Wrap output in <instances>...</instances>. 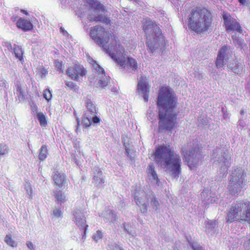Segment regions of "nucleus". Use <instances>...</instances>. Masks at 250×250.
I'll return each mask as SVG.
<instances>
[{
    "label": "nucleus",
    "mask_w": 250,
    "mask_h": 250,
    "mask_svg": "<svg viewBox=\"0 0 250 250\" xmlns=\"http://www.w3.org/2000/svg\"><path fill=\"white\" fill-rule=\"evenodd\" d=\"M77 121L78 125H79V124L80 122V119L79 118H77Z\"/></svg>",
    "instance_id": "obj_53"
},
{
    "label": "nucleus",
    "mask_w": 250,
    "mask_h": 250,
    "mask_svg": "<svg viewBox=\"0 0 250 250\" xmlns=\"http://www.w3.org/2000/svg\"><path fill=\"white\" fill-rule=\"evenodd\" d=\"M109 55L118 63L121 68L126 69L128 72L133 73L137 68V63L135 59L132 58L126 57V52H125L124 47L121 44H118V46L114 48V51L107 50Z\"/></svg>",
    "instance_id": "obj_4"
},
{
    "label": "nucleus",
    "mask_w": 250,
    "mask_h": 250,
    "mask_svg": "<svg viewBox=\"0 0 250 250\" xmlns=\"http://www.w3.org/2000/svg\"><path fill=\"white\" fill-rule=\"evenodd\" d=\"M31 110H32V112L34 113L37 114L38 113V112H37L38 107L36 105V104L34 103H32V104L31 105Z\"/></svg>",
    "instance_id": "obj_46"
},
{
    "label": "nucleus",
    "mask_w": 250,
    "mask_h": 250,
    "mask_svg": "<svg viewBox=\"0 0 250 250\" xmlns=\"http://www.w3.org/2000/svg\"><path fill=\"white\" fill-rule=\"evenodd\" d=\"M53 215L57 218L62 217V214L60 209L55 208L53 210Z\"/></svg>",
    "instance_id": "obj_43"
},
{
    "label": "nucleus",
    "mask_w": 250,
    "mask_h": 250,
    "mask_svg": "<svg viewBox=\"0 0 250 250\" xmlns=\"http://www.w3.org/2000/svg\"><path fill=\"white\" fill-rule=\"evenodd\" d=\"M54 65L57 70L59 72L61 73L63 72V65L62 62H59L58 60L54 61Z\"/></svg>",
    "instance_id": "obj_35"
},
{
    "label": "nucleus",
    "mask_w": 250,
    "mask_h": 250,
    "mask_svg": "<svg viewBox=\"0 0 250 250\" xmlns=\"http://www.w3.org/2000/svg\"><path fill=\"white\" fill-rule=\"evenodd\" d=\"M192 248L193 250H204L202 247L198 244H192Z\"/></svg>",
    "instance_id": "obj_45"
},
{
    "label": "nucleus",
    "mask_w": 250,
    "mask_h": 250,
    "mask_svg": "<svg viewBox=\"0 0 250 250\" xmlns=\"http://www.w3.org/2000/svg\"><path fill=\"white\" fill-rule=\"evenodd\" d=\"M239 125L242 126L243 127H244L243 123H242V122L241 121H239Z\"/></svg>",
    "instance_id": "obj_52"
},
{
    "label": "nucleus",
    "mask_w": 250,
    "mask_h": 250,
    "mask_svg": "<svg viewBox=\"0 0 250 250\" xmlns=\"http://www.w3.org/2000/svg\"><path fill=\"white\" fill-rule=\"evenodd\" d=\"M244 111L243 110H241V114H244Z\"/></svg>",
    "instance_id": "obj_57"
},
{
    "label": "nucleus",
    "mask_w": 250,
    "mask_h": 250,
    "mask_svg": "<svg viewBox=\"0 0 250 250\" xmlns=\"http://www.w3.org/2000/svg\"><path fill=\"white\" fill-rule=\"evenodd\" d=\"M9 152L8 146L4 144H0V155H5Z\"/></svg>",
    "instance_id": "obj_34"
},
{
    "label": "nucleus",
    "mask_w": 250,
    "mask_h": 250,
    "mask_svg": "<svg viewBox=\"0 0 250 250\" xmlns=\"http://www.w3.org/2000/svg\"><path fill=\"white\" fill-rule=\"evenodd\" d=\"M43 96L47 101L50 100L52 98V94L49 89H45L44 90Z\"/></svg>",
    "instance_id": "obj_41"
},
{
    "label": "nucleus",
    "mask_w": 250,
    "mask_h": 250,
    "mask_svg": "<svg viewBox=\"0 0 250 250\" xmlns=\"http://www.w3.org/2000/svg\"><path fill=\"white\" fill-rule=\"evenodd\" d=\"M14 52L17 58L20 61L22 60L23 52L21 46L15 45L14 47Z\"/></svg>",
    "instance_id": "obj_29"
},
{
    "label": "nucleus",
    "mask_w": 250,
    "mask_h": 250,
    "mask_svg": "<svg viewBox=\"0 0 250 250\" xmlns=\"http://www.w3.org/2000/svg\"><path fill=\"white\" fill-rule=\"evenodd\" d=\"M216 224L215 222L211 220L208 221L206 225V230L208 232H211L216 227Z\"/></svg>",
    "instance_id": "obj_33"
},
{
    "label": "nucleus",
    "mask_w": 250,
    "mask_h": 250,
    "mask_svg": "<svg viewBox=\"0 0 250 250\" xmlns=\"http://www.w3.org/2000/svg\"><path fill=\"white\" fill-rule=\"evenodd\" d=\"M42 73L43 74H45L46 73V71H45V69H43V70H42Z\"/></svg>",
    "instance_id": "obj_54"
},
{
    "label": "nucleus",
    "mask_w": 250,
    "mask_h": 250,
    "mask_svg": "<svg viewBox=\"0 0 250 250\" xmlns=\"http://www.w3.org/2000/svg\"><path fill=\"white\" fill-rule=\"evenodd\" d=\"M17 95L19 99H24V92L19 85H18L17 87Z\"/></svg>",
    "instance_id": "obj_40"
},
{
    "label": "nucleus",
    "mask_w": 250,
    "mask_h": 250,
    "mask_svg": "<svg viewBox=\"0 0 250 250\" xmlns=\"http://www.w3.org/2000/svg\"><path fill=\"white\" fill-rule=\"evenodd\" d=\"M174 250H177V249H174Z\"/></svg>",
    "instance_id": "obj_59"
},
{
    "label": "nucleus",
    "mask_w": 250,
    "mask_h": 250,
    "mask_svg": "<svg viewBox=\"0 0 250 250\" xmlns=\"http://www.w3.org/2000/svg\"><path fill=\"white\" fill-rule=\"evenodd\" d=\"M82 123L86 127H89L92 124L91 117L84 116L82 120Z\"/></svg>",
    "instance_id": "obj_36"
},
{
    "label": "nucleus",
    "mask_w": 250,
    "mask_h": 250,
    "mask_svg": "<svg viewBox=\"0 0 250 250\" xmlns=\"http://www.w3.org/2000/svg\"><path fill=\"white\" fill-rule=\"evenodd\" d=\"M60 31L62 33L63 35H66L68 33L66 31H65L63 28H60Z\"/></svg>",
    "instance_id": "obj_49"
},
{
    "label": "nucleus",
    "mask_w": 250,
    "mask_h": 250,
    "mask_svg": "<svg viewBox=\"0 0 250 250\" xmlns=\"http://www.w3.org/2000/svg\"><path fill=\"white\" fill-rule=\"evenodd\" d=\"M191 144L185 145L182 148V153L184 157L185 161L191 169H194L198 165L199 161L201 158V154L196 147L192 148Z\"/></svg>",
    "instance_id": "obj_12"
},
{
    "label": "nucleus",
    "mask_w": 250,
    "mask_h": 250,
    "mask_svg": "<svg viewBox=\"0 0 250 250\" xmlns=\"http://www.w3.org/2000/svg\"><path fill=\"white\" fill-rule=\"evenodd\" d=\"M103 237V234L100 230H97L96 232L93 235V239L98 242L99 240L101 239Z\"/></svg>",
    "instance_id": "obj_42"
},
{
    "label": "nucleus",
    "mask_w": 250,
    "mask_h": 250,
    "mask_svg": "<svg viewBox=\"0 0 250 250\" xmlns=\"http://www.w3.org/2000/svg\"><path fill=\"white\" fill-rule=\"evenodd\" d=\"M201 196L207 204L212 203L215 202L217 198L214 197L208 198V192L204 191L201 193Z\"/></svg>",
    "instance_id": "obj_26"
},
{
    "label": "nucleus",
    "mask_w": 250,
    "mask_h": 250,
    "mask_svg": "<svg viewBox=\"0 0 250 250\" xmlns=\"http://www.w3.org/2000/svg\"><path fill=\"white\" fill-rule=\"evenodd\" d=\"M52 178L55 185L59 188L62 187L66 182V176L58 171L53 172Z\"/></svg>",
    "instance_id": "obj_20"
},
{
    "label": "nucleus",
    "mask_w": 250,
    "mask_h": 250,
    "mask_svg": "<svg viewBox=\"0 0 250 250\" xmlns=\"http://www.w3.org/2000/svg\"><path fill=\"white\" fill-rule=\"evenodd\" d=\"M86 107L88 110L91 113H96L97 109L95 104L91 101L90 99H87L85 101Z\"/></svg>",
    "instance_id": "obj_28"
},
{
    "label": "nucleus",
    "mask_w": 250,
    "mask_h": 250,
    "mask_svg": "<svg viewBox=\"0 0 250 250\" xmlns=\"http://www.w3.org/2000/svg\"><path fill=\"white\" fill-rule=\"evenodd\" d=\"M211 23L210 13L205 8L193 9L188 16V28L197 33L207 31Z\"/></svg>",
    "instance_id": "obj_2"
},
{
    "label": "nucleus",
    "mask_w": 250,
    "mask_h": 250,
    "mask_svg": "<svg viewBox=\"0 0 250 250\" xmlns=\"http://www.w3.org/2000/svg\"><path fill=\"white\" fill-rule=\"evenodd\" d=\"M238 1H239V2L241 4H244L245 1H246V0H238Z\"/></svg>",
    "instance_id": "obj_51"
},
{
    "label": "nucleus",
    "mask_w": 250,
    "mask_h": 250,
    "mask_svg": "<svg viewBox=\"0 0 250 250\" xmlns=\"http://www.w3.org/2000/svg\"><path fill=\"white\" fill-rule=\"evenodd\" d=\"M146 172L149 180L152 183H157L159 179L157 174L154 170V167L152 165H149L147 168Z\"/></svg>",
    "instance_id": "obj_24"
},
{
    "label": "nucleus",
    "mask_w": 250,
    "mask_h": 250,
    "mask_svg": "<svg viewBox=\"0 0 250 250\" xmlns=\"http://www.w3.org/2000/svg\"><path fill=\"white\" fill-rule=\"evenodd\" d=\"M37 118L40 122L42 126H46L47 125V121L45 115L42 112H38L37 114Z\"/></svg>",
    "instance_id": "obj_31"
},
{
    "label": "nucleus",
    "mask_w": 250,
    "mask_h": 250,
    "mask_svg": "<svg viewBox=\"0 0 250 250\" xmlns=\"http://www.w3.org/2000/svg\"><path fill=\"white\" fill-rule=\"evenodd\" d=\"M91 120L94 123H99L100 122V119L97 116H95L93 118H91Z\"/></svg>",
    "instance_id": "obj_48"
},
{
    "label": "nucleus",
    "mask_w": 250,
    "mask_h": 250,
    "mask_svg": "<svg viewBox=\"0 0 250 250\" xmlns=\"http://www.w3.org/2000/svg\"><path fill=\"white\" fill-rule=\"evenodd\" d=\"M25 188L26 190V192L27 194L29 196L30 198H32V188L30 185H25Z\"/></svg>",
    "instance_id": "obj_44"
},
{
    "label": "nucleus",
    "mask_w": 250,
    "mask_h": 250,
    "mask_svg": "<svg viewBox=\"0 0 250 250\" xmlns=\"http://www.w3.org/2000/svg\"><path fill=\"white\" fill-rule=\"evenodd\" d=\"M223 18L228 32L231 31H237L240 33H242V29L239 23L235 19L232 18L229 14L224 13Z\"/></svg>",
    "instance_id": "obj_16"
},
{
    "label": "nucleus",
    "mask_w": 250,
    "mask_h": 250,
    "mask_svg": "<svg viewBox=\"0 0 250 250\" xmlns=\"http://www.w3.org/2000/svg\"><path fill=\"white\" fill-rule=\"evenodd\" d=\"M72 219L79 229L82 231L83 238H85L86 231L88 226L86 224L84 212L79 208L74 209L72 212Z\"/></svg>",
    "instance_id": "obj_14"
},
{
    "label": "nucleus",
    "mask_w": 250,
    "mask_h": 250,
    "mask_svg": "<svg viewBox=\"0 0 250 250\" xmlns=\"http://www.w3.org/2000/svg\"><path fill=\"white\" fill-rule=\"evenodd\" d=\"M150 204L154 210H156L158 209L159 207V203L156 198L153 197L151 198Z\"/></svg>",
    "instance_id": "obj_38"
},
{
    "label": "nucleus",
    "mask_w": 250,
    "mask_h": 250,
    "mask_svg": "<svg viewBox=\"0 0 250 250\" xmlns=\"http://www.w3.org/2000/svg\"><path fill=\"white\" fill-rule=\"evenodd\" d=\"M104 215L106 221L113 222L116 219V215L115 212L112 210L108 209L106 210Z\"/></svg>",
    "instance_id": "obj_25"
},
{
    "label": "nucleus",
    "mask_w": 250,
    "mask_h": 250,
    "mask_svg": "<svg viewBox=\"0 0 250 250\" xmlns=\"http://www.w3.org/2000/svg\"><path fill=\"white\" fill-rule=\"evenodd\" d=\"M232 39L233 44L236 47L244 50L247 49V45L244 40L237 36L236 34L232 35Z\"/></svg>",
    "instance_id": "obj_23"
},
{
    "label": "nucleus",
    "mask_w": 250,
    "mask_h": 250,
    "mask_svg": "<svg viewBox=\"0 0 250 250\" xmlns=\"http://www.w3.org/2000/svg\"><path fill=\"white\" fill-rule=\"evenodd\" d=\"M157 105L159 112H174L176 99L172 91L167 87L162 88L157 98Z\"/></svg>",
    "instance_id": "obj_6"
},
{
    "label": "nucleus",
    "mask_w": 250,
    "mask_h": 250,
    "mask_svg": "<svg viewBox=\"0 0 250 250\" xmlns=\"http://www.w3.org/2000/svg\"><path fill=\"white\" fill-rule=\"evenodd\" d=\"M93 179L97 186L101 187L104 182L102 171L98 167L93 168Z\"/></svg>",
    "instance_id": "obj_22"
},
{
    "label": "nucleus",
    "mask_w": 250,
    "mask_h": 250,
    "mask_svg": "<svg viewBox=\"0 0 250 250\" xmlns=\"http://www.w3.org/2000/svg\"><path fill=\"white\" fill-rule=\"evenodd\" d=\"M12 20L13 21H15L16 20V17H12Z\"/></svg>",
    "instance_id": "obj_55"
},
{
    "label": "nucleus",
    "mask_w": 250,
    "mask_h": 250,
    "mask_svg": "<svg viewBox=\"0 0 250 250\" xmlns=\"http://www.w3.org/2000/svg\"><path fill=\"white\" fill-rule=\"evenodd\" d=\"M54 196L56 200L60 202L61 204L66 201L64 193L61 190H56L55 191Z\"/></svg>",
    "instance_id": "obj_27"
},
{
    "label": "nucleus",
    "mask_w": 250,
    "mask_h": 250,
    "mask_svg": "<svg viewBox=\"0 0 250 250\" xmlns=\"http://www.w3.org/2000/svg\"><path fill=\"white\" fill-rule=\"evenodd\" d=\"M155 160L162 167L166 169L172 178L177 179L181 172V159L169 146H161L156 150Z\"/></svg>",
    "instance_id": "obj_1"
},
{
    "label": "nucleus",
    "mask_w": 250,
    "mask_h": 250,
    "mask_svg": "<svg viewBox=\"0 0 250 250\" xmlns=\"http://www.w3.org/2000/svg\"><path fill=\"white\" fill-rule=\"evenodd\" d=\"M17 26L24 31L32 29L33 24L29 21L20 18L16 23Z\"/></svg>",
    "instance_id": "obj_21"
},
{
    "label": "nucleus",
    "mask_w": 250,
    "mask_h": 250,
    "mask_svg": "<svg viewBox=\"0 0 250 250\" xmlns=\"http://www.w3.org/2000/svg\"><path fill=\"white\" fill-rule=\"evenodd\" d=\"M246 173L240 167H237L232 170L228 189L230 194L238 196L243 192V187Z\"/></svg>",
    "instance_id": "obj_8"
},
{
    "label": "nucleus",
    "mask_w": 250,
    "mask_h": 250,
    "mask_svg": "<svg viewBox=\"0 0 250 250\" xmlns=\"http://www.w3.org/2000/svg\"><path fill=\"white\" fill-rule=\"evenodd\" d=\"M231 55L232 51L230 47L223 46L218 52L216 62V66L218 68H222L228 63V66L229 68L231 69L236 74H241L243 67L238 61L229 62Z\"/></svg>",
    "instance_id": "obj_7"
},
{
    "label": "nucleus",
    "mask_w": 250,
    "mask_h": 250,
    "mask_svg": "<svg viewBox=\"0 0 250 250\" xmlns=\"http://www.w3.org/2000/svg\"><path fill=\"white\" fill-rule=\"evenodd\" d=\"M134 199L136 204L140 207L141 212H146L147 199L146 192L144 190L137 191L134 193Z\"/></svg>",
    "instance_id": "obj_18"
},
{
    "label": "nucleus",
    "mask_w": 250,
    "mask_h": 250,
    "mask_svg": "<svg viewBox=\"0 0 250 250\" xmlns=\"http://www.w3.org/2000/svg\"><path fill=\"white\" fill-rule=\"evenodd\" d=\"M89 62L92 64L93 70L96 74L94 77L96 79L95 85L96 86L104 87L107 84V79L105 75L104 69L92 59L89 60Z\"/></svg>",
    "instance_id": "obj_15"
},
{
    "label": "nucleus",
    "mask_w": 250,
    "mask_h": 250,
    "mask_svg": "<svg viewBox=\"0 0 250 250\" xmlns=\"http://www.w3.org/2000/svg\"><path fill=\"white\" fill-rule=\"evenodd\" d=\"M21 11H22L23 13H25V14H28V13H27L26 11H24V10H21Z\"/></svg>",
    "instance_id": "obj_56"
},
{
    "label": "nucleus",
    "mask_w": 250,
    "mask_h": 250,
    "mask_svg": "<svg viewBox=\"0 0 250 250\" xmlns=\"http://www.w3.org/2000/svg\"><path fill=\"white\" fill-rule=\"evenodd\" d=\"M27 247L30 250H34V245L31 241H27L26 243Z\"/></svg>",
    "instance_id": "obj_47"
},
{
    "label": "nucleus",
    "mask_w": 250,
    "mask_h": 250,
    "mask_svg": "<svg viewBox=\"0 0 250 250\" xmlns=\"http://www.w3.org/2000/svg\"><path fill=\"white\" fill-rule=\"evenodd\" d=\"M86 3L89 7L88 19L91 21H100L104 24L110 23L109 18L104 16L105 9L104 6L97 0H87Z\"/></svg>",
    "instance_id": "obj_9"
},
{
    "label": "nucleus",
    "mask_w": 250,
    "mask_h": 250,
    "mask_svg": "<svg viewBox=\"0 0 250 250\" xmlns=\"http://www.w3.org/2000/svg\"><path fill=\"white\" fill-rule=\"evenodd\" d=\"M4 241L8 246L14 248L17 246V243L12 239L11 235H6Z\"/></svg>",
    "instance_id": "obj_32"
},
{
    "label": "nucleus",
    "mask_w": 250,
    "mask_h": 250,
    "mask_svg": "<svg viewBox=\"0 0 250 250\" xmlns=\"http://www.w3.org/2000/svg\"><path fill=\"white\" fill-rule=\"evenodd\" d=\"M47 155L48 150L47 146L45 145H42L40 149L39 155V159L42 161L44 160L46 158Z\"/></svg>",
    "instance_id": "obj_30"
},
{
    "label": "nucleus",
    "mask_w": 250,
    "mask_h": 250,
    "mask_svg": "<svg viewBox=\"0 0 250 250\" xmlns=\"http://www.w3.org/2000/svg\"><path fill=\"white\" fill-rule=\"evenodd\" d=\"M159 129L160 131L171 133L172 130L176 126L177 113L174 112H163L159 113Z\"/></svg>",
    "instance_id": "obj_11"
},
{
    "label": "nucleus",
    "mask_w": 250,
    "mask_h": 250,
    "mask_svg": "<svg viewBox=\"0 0 250 250\" xmlns=\"http://www.w3.org/2000/svg\"><path fill=\"white\" fill-rule=\"evenodd\" d=\"M107 249L108 250H124V249L115 243H111L108 245Z\"/></svg>",
    "instance_id": "obj_37"
},
{
    "label": "nucleus",
    "mask_w": 250,
    "mask_h": 250,
    "mask_svg": "<svg viewBox=\"0 0 250 250\" xmlns=\"http://www.w3.org/2000/svg\"><path fill=\"white\" fill-rule=\"evenodd\" d=\"M250 206V202L248 201H241L232 204L227 214V222H233L234 221L242 220L243 215L246 213V210Z\"/></svg>",
    "instance_id": "obj_10"
},
{
    "label": "nucleus",
    "mask_w": 250,
    "mask_h": 250,
    "mask_svg": "<svg viewBox=\"0 0 250 250\" xmlns=\"http://www.w3.org/2000/svg\"><path fill=\"white\" fill-rule=\"evenodd\" d=\"M138 90L139 93L142 94L145 101L147 102L149 96V86L144 78L141 79L138 82Z\"/></svg>",
    "instance_id": "obj_19"
},
{
    "label": "nucleus",
    "mask_w": 250,
    "mask_h": 250,
    "mask_svg": "<svg viewBox=\"0 0 250 250\" xmlns=\"http://www.w3.org/2000/svg\"><path fill=\"white\" fill-rule=\"evenodd\" d=\"M138 0H135V1L137 2Z\"/></svg>",
    "instance_id": "obj_58"
},
{
    "label": "nucleus",
    "mask_w": 250,
    "mask_h": 250,
    "mask_svg": "<svg viewBox=\"0 0 250 250\" xmlns=\"http://www.w3.org/2000/svg\"><path fill=\"white\" fill-rule=\"evenodd\" d=\"M67 74L72 79L78 81L79 76L85 75L86 71L82 65L75 63L73 66H70L67 69Z\"/></svg>",
    "instance_id": "obj_17"
},
{
    "label": "nucleus",
    "mask_w": 250,
    "mask_h": 250,
    "mask_svg": "<svg viewBox=\"0 0 250 250\" xmlns=\"http://www.w3.org/2000/svg\"><path fill=\"white\" fill-rule=\"evenodd\" d=\"M90 35L92 39L102 46L103 50L108 55L109 53L107 52V49H109L110 51L111 50V52H112L114 51V48L118 46L116 41L112 39L110 45L107 47L105 44L108 41L111 34L105 31L104 29L101 26L97 25L94 26L91 30Z\"/></svg>",
    "instance_id": "obj_5"
},
{
    "label": "nucleus",
    "mask_w": 250,
    "mask_h": 250,
    "mask_svg": "<svg viewBox=\"0 0 250 250\" xmlns=\"http://www.w3.org/2000/svg\"><path fill=\"white\" fill-rule=\"evenodd\" d=\"M111 91L114 92H117L118 90L116 87H114L111 89Z\"/></svg>",
    "instance_id": "obj_50"
},
{
    "label": "nucleus",
    "mask_w": 250,
    "mask_h": 250,
    "mask_svg": "<svg viewBox=\"0 0 250 250\" xmlns=\"http://www.w3.org/2000/svg\"><path fill=\"white\" fill-rule=\"evenodd\" d=\"M212 157L214 159V165L220 167L224 171H227L231 164V154L228 150L223 151L221 148H216Z\"/></svg>",
    "instance_id": "obj_13"
},
{
    "label": "nucleus",
    "mask_w": 250,
    "mask_h": 250,
    "mask_svg": "<svg viewBox=\"0 0 250 250\" xmlns=\"http://www.w3.org/2000/svg\"><path fill=\"white\" fill-rule=\"evenodd\" d=\"M66 86L69 89H72L76 91L78 89L77 84L72 82H67L65 83Z\"/></svg>",
    "instance_id": "obj_39"
},
{
    "label": "nucleus",
    "mask_w": 250,
    "mask_h": 250,
    "mask_svg": "<svg viewBox=\"0 0 250 250\" xmlns=\"http://www.w3.org/2000/svg\"><path fill=\"white\" fill-rule=\"evenodd\" d=\"M143 28L146 35L147 45L152 53L164 46L163 36L159 27L155 22L146 20Z\"/></svg>",
    "instance_id": "obj_3"
}]
</instances>
